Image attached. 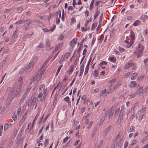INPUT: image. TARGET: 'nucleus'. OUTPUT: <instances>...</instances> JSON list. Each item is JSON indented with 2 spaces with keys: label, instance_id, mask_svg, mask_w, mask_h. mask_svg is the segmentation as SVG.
Masks as SVG:
<instances>
[{
  "label": "nucleus",
  "instance_id": "a19ab883",
  "mask_svg": "<svg viewBox=\"0 0 148 148\" xmlns=\"http://www.w3.org/2000/svg\"><path fill=\"white\" fill-rule=\"evenodd\" d=\"M55 25L53 24L51 28L50 29H49V30H50V31H51V32H52L55 30Z\"/></svg>",
  "mask_w": 148,
  "mask_h": 148
},
{
  "label": "nucleus",
  "instance_id": "37998d69",
  "mask_svg": "<svg viewBox=\"0 0 148 148\" xmlns=\"http://www.w3.org/2000/svg\"><path fill=\"white\" fill-rule=\"evenodd\" d=\"M8 125V123H5L4 125V130L6 131V130L9 127V126Z\"/></svg>",
  "mask_w": 148,
  "mask_h": 148
},
{
  "label": "nucleus",
  "instance_id": "7ed1b4c3",
  "mask_svg": "<svg viewBox=\"0 0 148 148\" xmlns=\"http://www.w3.org/2000/svg\"><path fill=\"white\" fill-rule=\"evenodd\" d=\"M23 85V83L22 82H21L18 85V86L17 88L16 89V90L13 96L12 99H14L16 97L17 95L20 92L21 90V88L22 87Z\"/></svg>",
  "mask_w": 148,
  "mask_h": 148
},
{
  "label": "nucleus",
  "instance_id": "c9c22d12",
  "mask_svg": "<svg viewBox=\"0 0 148 148\" xmlns=\"http://www.w3.org/2000/svg\"><path fill=\"white\" fill-rule=\"evenodd\" d=\"M137 142V141L136 140H133L132 143L130 144V146H132L133 145L136 144Z\"/></svg>",
  "mask_w": 148,
  "mask_h": 148
},
{
  "label": "nucleus",
  "instance_id": "f3484780",
  "mask_svg": "<svg viewBox=\"0 0 148 148\" xmlns=\"http://www.w3.org/2000/svg\"><path fill=\"white\" fill-rule=\"evenodd\" d=\"M134 65V64L132 63L128 62L126 64L125 66V69H127L133 66Z\"/></svg>",
  "mask_w": 148,
  "mask_h": 148
},
{
  "label": "nucleus",
  "instance_id": "e2e57ef3",
  "mask_svg": "<svg viewBox=\"0 0 148 148\" xmlns=\"http://www.w3.org/2000/svg\"><path fill=\"white\" fill-rule=\"evenodd\" d=\"M148 138V135H147L145 137L143 138L142 139V141L143 142H144L146 141Z\"/></svg>",
  "mask_w": 148,
  "mask_h": 148
},
{
  "label": "nucleus",
  "instance_id": "9b49d317",
  "mask_svg": "<svg viewBox=\"0 0 148 148\" xmlns=\"http://www.w3.org/2000/svg\"><path fill=\"white\" fill-rule=\"evenodd\" d=\"M125 111V109L124 108H121L120 111V113L119 116V119H120V122H121V120L123 118V113Z\"/></svg>",
  "mask_w": 148,
  "mask_h": 148
},
{
  "label": "nucleus",
  "instance_id": "13d9d810",
  "mask_svg": "<svg viewBox=\"0 0 148 148\" xmlns=\"http://www.w3.org/2000/svg\"><path fill=\"white\" fill-rule=\"evenodd\" d=\"M87 117V116H85L84 118H83V119H85V120L84 121V122H85V123L86 124H88V119H86V118Z\"/></svg>",
  "mask_w": 148,
  "mask_h": 148
},
{
  "label": "nucleus",
  "instance_id": "4be33fe9",
  "mask_svg": "<svg viewBox=\"0 0 148 148\" xmlns=\"http://www.w3.org/2000/svg\"><path fill=\"white\" fill-rule=\"evenodd\" d=\"M108 92H106V89H103L102 90L101 92L100 95L101 96H102L104 95L105 97L106 96L107 94L108 93Z\"/></svg>",
  "mask_w": 148,
  "mask_h": 148
},
{
  "label": "nucleus",
  "instance_id": "49530a36",
  "mask_svg": "<svg viewBox=\"0 0 148 148\" xmlns=\"http://www.w3.org/2000/svg\"><path fill=\"white\" fill-rule=\"evenodd\" d=\"M46 46L47 47H50V41L48 39H47L46 42Z\"/></svg>",
  "mask_w": 148,
  "mask_h": 148
},
{
  "label": "nucleus",
  "instance_id": "cd10ccee",
  "mask_svg": "<svg viewBox=\"0 0 148 148\" xmlns=\"http://www.w3.org/2000/svg\"><path fill=\"white\" fill-rule=\"evenodd\" d=\"M100 14V11L99 10H97L95 12L94 16V19L95 20L96 17L99 15Z\"/></svg>",
  "mask_w": 148,
  "mask_h": 148
},
{
  "label": "nucleus",
  "instance_id": "bf43d9fd",
  "mask_svg": "<svg viewBox=\"0 0 148 148\" xmlns=\"http://www.w3.org/2000/svg\"><path fill=\"white\" fill-rule=\"evenodd\" d=\"M60 10H58L57 12L54 13L52 14L53 15V16L58 17L57 16L58 15V13L60 12Z\"/></svg>",
  "mask_w": 148,
  "mask_h": 148
},
{
  "label": "nucleus",
  "instance_id": "412c9836",
  "mask_svg": "<svg viewBox=\"0 0 148 148\" xmlns=\"http://www.w3.org/2000/svg\"><path fill=\"white\" fill-rule=\"evenodd\" d=\"M38 60V57L37 56H35L33 57L32 60V61L30 62L33 64L34 65L35 63Z\"/></svg>",
  "mask_w": 148,
  "mask_h": 148
},
{
  "label": "nucleus",
  "instance_id": "bb28decb",
  "mask_svg": "<svg viewBox=\"0 0 148 148\" xmlns=\"http://www.w3.org/2000/svg\"><path fill=\"white\" fill-rule=\"evenodd\" d=\"M51 58L50 57H49L46 60L45 62L44 63L42 66L44 67L45 66L47 68V65L48 62H49V61Z\"/></svg>",
  "mask_w": 148,
  "mask_h": 148
},
{
  "label": "nucleus",
  "instance_id": "4468645a",
  "mask_svg": "<svg viewBox=\"0 0 148 148\" xmlns=\"http://www.w3.org/2000/svg\"><path fill=\"white\" fill-rule=\"evenodd\" d=\"M129 36L131 38L130 40L134 42L135 38V34L133 31L132 30H130Z\"/></svg>",
  "mask_w": 148,
  "mask_h": 148
},
{
  "label": "nucleus",
  "instance_id": "864d4df0",
  "mask_svg": "<svg viewBox=\"0 0 148 148\" xmlns=\"http://www.w3.org/2000/svg\"><path fill=\"white\" fill-rule=\"evenodd\" d=\"M91 21V19L90 18L89 20H86V22L85 24V26L86 27H87V25L89 22H90Z\"/></svg>",
  "mask_w": 148,
  "mask_h": 148
},
{
  "label": "nucleus",
  "instance_id": "5fc2aeb1",
  "mask_svg": "<svg viewBox=\"0 0 148 148\" xmlns=\"http://www.w3.org/2000/svg\"><path fill=\"white\" fill-rule=\"evenodd\" d=\"M97 25V24L96 23H94L92 24V28H91L92 30H94L95 29Z\"/></svg>",
  "mask_w": 148,
  "mask_h": 148
},
{
  "label": "nucleus",
  "instance_id": "c756f323",
  "mask_svg": "<svg viewBox=\"0 0 148 148\" xmlns=\"http://www.w3.org/2000/svg\"><path fill=\"white\" fill-rule=\"evenodd\" d=\"M84 64H82L80 68L79 74H82L84 71Z\"/></svg>",
  "mask_w": 148,
  "mask_h": 148
},
{
  "label": "nucleus",
  "instance_id": "f704fd0d",
  "mask_svg": "<svg viewBox=\"0 0 148 148\" xmlns=\"http://www.w3.org/2000/svg\"><path fill=\"white\" fill-rule=\"evenodd\" d=\"M122 132H119L118 133L117 136L115 138V140H117L118 138L120 137L122 135Z\"/></svg>",
  "mask_w": 148,
  "mask_h": 148
},
{
  "label": "nucleus",
  "instance_id": "338daca9",
  "mask_svg": "<svg viewBox=\"0 0 148 148\" xmlns=\"http://www.w3.org/2000/svg\"><path fill=\"white\" fill-rule=\"evenodd\" d=\"M114 29H112V30L110 31V36L112 37V36L114 34Z\"/></svg>",
  "mask_w": 148,
  "mask_h": 148
},
{
  "label": "nucleus",
  "instance_id": "58836bf2",
  "mask_svg": "<svg viewBox=\"0 0 148 148\" xmlns=\"http://www.w3.org/2000/svg\"><path fill=\"white\" fill-rule=\"evenodd\" d=\"M17 36V34L16 31H15L13 34L12 37V38H13L14 39H15L16 38Z\"/></svg>",
  "mask_w": 148,
  "mask_h": 148
},
{
  "label": "nucleus",
  "instance_id": "dca6fc26",
  "mask_svg": "<svg viewBox=\"0 0 148 148\" xmlns=\"http://www.w3.org/2000/svg\"><path fill=\"white\" fill-rule=\"evenodd\" d=\"M137 103H135L133 106L132 107L131 109L129 110V111L127 113V116L128 114L130 112H132L134 110L136 106L138 104Z\"/></svg>",
  "mask_w": 148,
  "mask_h": 148
},
{
  "label": "nucleus",
  "instance_id": "2f4dec72",
  "mask_svg": "<svg viewBox=\"0 0 148 148\" xmlns=\"http://www.w3.org/2000/svg\"><path fill=\"white\" fill-rule=\"evenodd\" d=\"M140 21L137 20L136 21L133 23V25L135 26H136L139 25Z\"/></svg>",
  "mask_w": 148,
  "mask_h": 148
},
{
  "label": "nucleus",
  "instance_id": "f257e3e1",
  "mask_svg": "<svg viewBox=\"0 0 148 148\" xmlns=\"http://www.w3.org/2000/svg\"><path fill=\"white\" fill-rule=\"evenodd\" d=\"M144 47L141 44H139L138 47H136V50L134 53L137 55L138 58L140 57L144 50Z\"/></svg>",
  "mask_w": 148,
  "mask_h": 148
},
{
  "label": "nucleus",
  "instance_id": "e433bc0d",
  "mask_svg": "<svg viewBox=\"0 0 148 148\" xmlns=\"http://www.w3.org/2000/svg\"><path fill=\"white\" fill-rule=\"evenodd\" d=\"M135 128L133 126H131L128 130V132H133Z\"/></svg>",
  "mask_w": 148,
  "mask_h": 148
},
{
  "label": "nucleus",
  "instance_id": "aec40b11",
  "mask_svg": "<svg viewBox=\"0 0 148 148\" xmlns=\"http://www.w3.org/2000/svg\"><path fill=\"white\" fill-rule=\"evenodd\" d=\"M74 66L73 65H71L69 67V69L68 70V72L69 74L72 73L73 70Z\"/></svg>",
  "mask_w": 148,
  "mask_h": 148
},
{
  "label": "nucleus",
  "instance_id": "6ab92c4d",
  "mask_svg": "<svg viewBox=\"0 0 148 148\" xmlns=\"http://www.w3.org/2000/svg\"><path fill=\"white\" fill-rule=\"evenodd\" d=\"M116 81V79L115 78H113L110 80L109 82V83L110 86V88H112V86H113L115 83V82Z\"/></svg>",
  "mask_w": 148,
  "mask_h": 148
},
{
  "label": "nucleus",
  "instance_id": "473e14b6",
  "mask_svg": "<svg viewBox=\"0 0 148 148\" xmlns=\"http://www.w3.org/2000/svg\"><path fill=\"white\" fill-rule=\"evenodd\" d=\"M89 62H88L87 64V65L86 66V67L85 68V71L84 72V74H86L88 73V69H89Z\"/></svg>",
  "mask_w": 148,
  "mask_h": 148
},
{
  "label": "nucleus",
  "instance_id": "ddd939ff",
  "mask_svg": "<svg viewBox=\"0 0 148 148\" xmlns=\"http://www.w3.org/2000/svg\"><path fill=\"white\" fill-rule=\"evenodd\" d=\"M41 75H35L33 78V81L34 82H38L41 78Z\"/></svg>",
  "mask_w": 148,
  "mask_h": 148
},
{
  "label": "nucleus",
  "instance_id": "423d86ee",
  "mask_svg": "<svg viewBox=\"0 0 148 148\" xmlns=\"http://www.w3.org/2000/svg\"><path fill=\"white\" fill-rule=\"evenodd\" d=\"M46 96V93H44V92H40L38 96V98L40 99L41 101H43L45 100Z\"/></svg>",
  "mask_w": 148,
  "mask_h": 148
},
{
  "label": "nucleus",
  "instance_id": "774afa93",
  "mask_svg": "<svg viewBox=\"0 0 148 148\" xmlns=\"http://www.w3.org/2000/svg\"><path fill=\"white\" fill-rule=\"evenodd\" d=\"M64 36L63 35L61 34L59 36L58 39L60 40H62L64 39Z\"/></svg>",
  "mask_w": 148,
  "mask_h": 148
},
{
  "label": "nucleus",
  "instance_id": "c85d7f7f",
  "mask_svg": "<svg viewBox=\"0 0 148 148\" xmlns=\"http://www.w3.org/2000/svg\"><path fill=\"white\" fill-rule=\"evenodd\" d=\"M136 94L135 92L128 96V98L130 99H131L132 98H134L135 97Z\"/></svg>",
  "mask_w": 148,
  "mask_h": 148
},
{
  "label": "nucleus",
  "instance_id": "a18cd8bd",
  "mask_svg": "<svg viewBox=\"0 0 148 148\" xmlns=\"http://www.w3.org/2000/svg\"><path fill=\"white\" fill-rule=\"evenodd\" d=\"M121 139H119L116 143L115 144V146L116 147H118L120 144L121 142Z\"/></svg>",
  "mask_w": 148,
  "mask_h": 148
},
{
  "label": "nucleus",
  "instance_id": "4d7b16f0",
  "mask_svg": "<svg viewBox=\"0 0 148 148\" xmlns=\"http://www.w3.org/2000/svg\"><path fill=\"white\" fill-rule=\"evenodd\" d=\"M27 113L26 112L23 115V116L22 118L21 119L25 121V119L26 118L27 116Z\"/></svg>",
  "mask_w": 148,
  "mask_h": 148
},
{
  "label": "nucleus",
  "instance_id": "052dcab7",
  "mask_svg": "<svg viewBox=\"0 0 148 148\" xmlns=\"http://www.w3.org/2000/svg\"><path fill=\"white\" fill-rule=\"evenodd\" d=\"M111 128V127L110 126H109L105 130V132L106 133H108L109 131L110 130V128Z\"/></svg>",
  "mask_w": 148,
  "mask_h": 148
},
{
  "label": "nucleus",
  "instance_id": "f8f14e48",
  "mask_svg": "<svg viewBox=\"0 0 148 148\" xmlns=\"http://www.w3.org/2000/svg\"><path fill=\"white\" fill-rule=\"evenodd\" d=\"M139 84H137L136 82L134 81H132L129 84V86L130 88H134L136 86L138 87Z\"/></svg>",
  "mask_w": 148,
  "mask_h": 148
},
{
  "label": "nucleus",
  "instance_id": "6e6552de",
  "mask_svg": "<svg viewBox=\"0 0 148 148\" xmlns=\"http://www.w3.org/2000/svg\"><path fill=\"white\" fill-rule=\"evenodd\" d=\"M112 116V110L110 109L108 110L104 115V117H105L108 116V118H110Z\"/></svg>",
  "mask_w": 148,
  "mask_h": 148
},
{
  "label": "nucleus",
  "instance_id": "9d476101",
  "mask_svg": "<svg viewBox=\"0 0 148 148\" xmlns=\"http://www.w3.org/2000/svg\"><path fill=\"white\" fill-rule=\"evenodd\" d=\"M124 43L125 45L126 46L127 48H129L132 45L134 42L133 41L131 40H130V42H129L128 41L126 40H125L124 41Z\"/></svg>",
  "mask_w": 148,
  "mask_h": 148
},
{
  "label": "nucleus",
  "instance_id": "f03ea898",
  "mask_svg": "<svg viewBox=\"0 0 148 148\" xmlns=\"http://www.w3.org/2000/svg\"><path fill=\"white\" fill-rule=\"evenodd\" d=\"M37 100L36 98L32 97L28 103V106L30 109H32L35 105V108L37 106Z\"/></svg>",
  "mask_w": 148,
  "mask_h": 148
},
{
  "label": "nucleus",
  "instance_id": "c03bdc74",
  "mask_svg": "<svg viewBox=\"0 0 148 148\" xmlns=\"http://www.w3.org/2000/svg\"><path fill=\"white\" fill-rule=\"evenodd\" d=\"M3 126L2 125H0V136H1L2 134L3 131Z\"/></svg>",
  "mask_w": 148,
  "mask_h": 148
},
{
  "label": "nucleus",
  "instance_id": "603ef678",
  "mask_svg": "<svg viewBox=\"0 0 148 148\" xmlns=\"http://www.w3.org/2000/svg\"><path fill=\"white\" fill-rule=\"evenodd\" d=\"M70 137H68V136H66L65 137L63 140L62 142L63 143H65L68 140V139L70 138Z\"/></svg>",
  "mask_w": 148,
  "mask_h": 148
},
{
  "label": "nucleus",
  "instance_id": "ea45409f",
  "mask_svg": "<svg viewBox=\"0 0 148 148\" xmlns=\"http://www.w3.org/2000/svg\"><path fill=\"white\" fill-rule=\"evenodd\" d=\"M17 116L16 114L14 113L12 116V118L14 121H15L17 119Z\"/></svg>",
  "mask_w": 148,
  "mask_h": 148
},
{
  "label": "nucleus",
  "instance_id": "20e7f679",
  "mask_svg": "<svg viewBox=\"0 0 148 148\" xmlns=\"http://www.w3.org/2000/svg\"><path fill=\"white\" fill-rule=\"evenodd\" d=\"M15 91V88L13 87L12 88L10 87H8L7 90V92L8 94V97L9 98L11 97L12 96L11 99L12 100H13L14 99H12V97Z\"/></svg>",
  "mask_w": 148,
  "mask_h": 148
},
{
  "label": "nucleus",
  "instance_id": "5701e85b",
  "mask_svg": "<svg viewBox=\"0 0 148 148\" xmlns=\"http://www.w3.org/2000/svg\"><path fill=\"white\" fill-rule=\"evenodd\" d=\"M46 68H47L45 66L44 67L42 66V67L40 69V74H43L45 73Z\"/></svg>",
  "mask_w": 148,
  "mask_h": 148
},
{
  "label": "nucleus",
  "instance_id": "393cba45",
  "mask_svg": "<svg viewBox=\"0 0 148 148\" xmlns=\"http://www.w3.org/2000/svg\"><path fill=\"white\" fill-rule=\"evenodd\" d=\"M108 60L112 62H114L116 61V58L114 57H109Z\"/></svg>",
  "mask_w": 148,
  "mask_h": 148
},
{
  "label": "nucleus",
  "instance_id": "7c9ffc66",
  "mask_svg": "<svg viewBox=\"0 0 148 148\" xmlns=\"http://www.w3.org/2000/svg\"><path fill=\"white\" fill-rule=\"evenodd\" d=\"M143 89V87L142 86H140L139 88H138L137 90L136 91V92H135L136 94H138L139 93H140L141 92V91H142V90Z\"/></svg>",
  "mask_w": 148,
  "mask_h": 148
},
{
  "label": "nucleus",
  "instance_id": "3c124183",
  "mask_svg": "<svg viewBox=\"0 0 148 148\" xmlns=\"http://www.w3.org/2000/svg\"><path fill=\"white\" fill-rule=\"evenodd\" d=\"M69 144V141L66 144L64 145L62 144V148H66L68 146V145Z\"/></svg>",
  "mask_w": 148,
  "mask_h": 148
},
{
  "label": "nucleus",
  "instance_id": "680f3d73",
  "mask_svg": "<svg viewBox=\"0 0 148 148\" xmlns=\"http://www.w3.org/2000/svg\"><path fill=\"white\" fill-rule=\"evenodd\" d=\"M62 66H63V65L62 64V65H61L58 67L56 74H58L59 73V72L60 71V69H61L62 67Z\"/></svg>",
  "mask_w": 148,
  "mask_h": 148
},
{
  "label": "nucleus",
  "instance_id": "1a4fd4ad",
  "mask_svg": "<svg viewBox=\"0 0 148 148\" xmlns=\"http://www.w3.org/2000/svg\"><path fill=\"white\" fill-rule=\"evenodd\" d=\"M121 85V84L120 82H118L117 84H116L115 86H113L112 87L110 88L109 89V90L110 92H112L116 90L117 88L119 87L120 85Z\"/></svg>",
  "mask_w": 148,
  "mask_h": 148
},
{
  "label": "nucleus",
  "instance_id": "4c0bfd02",
  "mask_svg": "<svg viewBox=\"0 0 148 148\" xmlns=\"http://www.w3.org/2000/svg\"><path fill=\"white\" fill-rule=\"evenodd\" d=\"M66 59H65V58H64L63 56H62L61 59H60L59 61V63L60 64L62 63L64 61L66 60Z\"/></svg>",
  "mask_w": 148,
  "mask_h": 148
},
{
  "label": "nucleus",
  "instance_id": "79ce46f5",
  "mask_svg": "<svg viewBox=\"0 0 148 148\" xmlns=\"http://www.w3.org/2000/svg\"><path fill=\"white\" fill-rule=\"evenodd\" d=\"M70 54L71 53L70 52H67V53H66L63 56L65 58V59H66L70 56Z\"/></svg>",
  "mask_w": 148,
  "mask_h": 148
},
{
  "label": "nucleus",
  "instance_id": "09e8293b",
  "mask_svg": "<svg viewBox=\"0 0 148 148\" xmlns=\"http://www.w3.org/2000/svg\"><path fill=\"white\" fill-rule=\"evenodd\" d=\"M43 47V44L42 42H40L37 46V48H42Z\"/></svg>",
  "mask_w": 148,
  "mask_h": 148
},
{
  "label": "nucleus",
  "instance_id": "0e129e2a",
  "mask_svg": "<svg viewBox=\"0 0 148 148\" xmlns=\"http://www.w3.org/2000/svg\"><path fill=\"white\" fill-rule=\"evenodd\" d=\"M145 110V108H142L140 110L138 111V114H140L143 112Z\"/></svg>",
  "mask_w": 148,
  "mask_h": 148
},
{
  "label": "nucleus",
  "instance_id": "a878e982",
  "mask_svg": "<svg viewBox=\"0 0 148 148\" xmlns=\"http://www.w3.org/2000/svg\"><path fill=\"white\" fill-rule=\"evenodd\" d=\"M51 58L50 57H49L46 60L45 62L44 63L42 66L44 67L45 66L47 68V65L48 62H49V61Z\"/></svg>",
  "mask_w": 148,
  "mask_h": 148
},
{
  "label": "nucleus",
  "instance_id": "72a5a7b5",
  "mask_svg": "<svg viewBox=\"0 0 148 148\" xmlns=\"http://www.w3.org/2000/svg\"><path fill=\"white\" fill-rule=\"evenodd\" d=\"M94 1V0H92L90 4L89 9L91 11L92 10L93 7V3Z\"/></svg>",
  "mask_w": 148,
  "mask_h": 148
},
{
  "label": "nucleus",
  "instance_id": "8fccbe9b",
  "mask_svg": "<svg viewBox=\"0 0 148 148\" xmlns=\"http://www.w3.org/2000/svg\"><path fill=\"white\" fill-rule=\"evenodd\" d=\"M104 120H105V117H104V116H103V117L102 118L101 120H100V123H99V126H101L102 125Z\"/></svg>",
  "mask_w": 148,
  "mask_h": 148
},
{
  "label": "nucleus",
  "instance_id": "2eb2a0df",
  "mask_svg": "<svg viewBox=\"0 0 148 148\" xmlns=\"http://www.w3.org/2000/svg\"><path fill=\"white\" fill-rule=\"evenodd\" d=\"M103 142L102 140H101L99 142H97L95 145L94 148H100L102 145Z\"/></svg>",
  "mask_w": 148,
  "mask_h": 148
},
{
  "label": "nucleus",
  "instance_id": "6e6d98bb",
  "mask_svg": "<svg viewBox=\"0 0 148 148\" xmlns=\"http://www.w3.org/2000/svg\"><path fill=\"white\" fill-rule=\"evenodd\" d=\"M69 99L70 98L69 97L67 96L64 99V100L66 102H69V101H70Z\"/></svg>",
  "mask_w": 148,
  "mask_h": 148
},
{
  "label": "nucleus",
  "instance_id": "a211bd4d",
  "mask_svg": "<svg viewBox=\"0 0 148 148\" xmlns=\"http://www.w3.org/2000/svg\"><path fill=\"white\" fill-rule=\"evenodd\" d=\"M45 86L44 85H41L40 87L39 88L40 92H44V93H46V91L45 90Z\"/></svg>",
  "mask_w": 148,
  "mask_h": 148
},
{
  "label": "nucleus",
  "instance_id": "b1692460",
  "mask_svg": "<svg viewBox=\"0 0 148 148\" xmlns=\"http://www.w3.org/2000/svg\"><path fill=\"white\" fill-rule=\"evenodd\" d=\"M33 127V126L32 125L31 123H29L27 127V128L29 131H31Z\"/></svg>",
  "mask_w": 148,
  "mask_h": 148
},
{
  "label": "nucleus",
  "instance_id": "39448f33",
  "mask_svg": "<svg viewBox=\"0 0 148 148\" xmlns=\"http://www.w3.org/2000/svg\"><path fill=\"white\" fill-rule=\"evenodd\" d=\"M34 65L33 64L30 62L27 66L26 69L24 73H27L31 71L33 69Z\"/></svg>",
  "mask_w": 148,
  "mask_h": 148
},
{
  "label": "nucleus",
  "instance_id": "0eeeda50",
  "mask_svg": "<svg viewBox=\"0 0 148 148\" xmlns=\"http://www.w3.org/2000/svg\"><path fill=\"white\" fill-rule=\"evenodd\" d=\"M77 41L76 39H73L71 41L70 45L71 47L69 48V50L70 51H72L73 49L74 46L75 45Z\"/></svg>",
  "mask_w": 148,
  "mask_h": 148
},
{
  "label": "nucleus",
  "instance_id": "69168bd1",
  "mask_svg": "<svg viewBox=\"0 0 148 148\" xmlns=\"http://www.w3.org/2000/svg\"><path fill=\"white\" fill-rule=\"evenodd\" d=\"M144 76L142 75H141L140 77H138V81H140L143 79V78Z\"/></svg>",
  "mask_w": 148,
  "mask_h": 148
},
{
  "label": "nucleus",
  "instance_id": "de8ad7c7",
  "mask_svg": "<svg viewBox=\"0 0 148 148\" xmlns=\"http://www.w3.org/2000/svg\"><path fill=\"white\" fill-rule=\"evenodd\" d=\"M107 64V62L105 61H102L99 64L100 66H102L103 65H106Z\"/></svg>",
  "mask_w": 148,
  "mask_h": 148
}]
</instances>
